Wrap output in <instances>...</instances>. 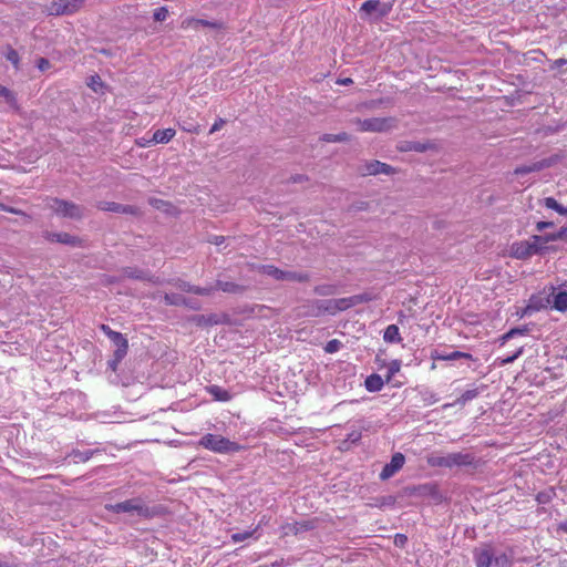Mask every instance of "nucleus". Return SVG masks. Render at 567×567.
I'll return each instance as SVG.
<instances>
[{
  "instance_id": "f257e3e1",
  "label": "nucleus",
  "mask_w": 567,
  "mask_h": 567,
  "mask_svg": "<svg viewBox=\"0 0 567 567\" xmlns=\"http://www.w3.org/2000/svg\"><path fill=\"white\" fill-rule=\"evenodd\" d=\"M473 558L476 567H511L512 557L505 551L497 550L493 544L484 543L474 548Z\"/></svg>"
},
{
  "instance_id": "f03ea898",
  "label": "nucleus",
  "mask_w": 567,
  "mask_h": 567,
  "mask_svg": "<svg viewBox=\"0 0 567 567\" xmlns=\"http://www.w3.org/2000/svg\"><path fill=\"white\" fill-rule=\"evenodd\" d=\"M475 462V457L471 453L464 452H455L449 453L446 455H441L439 453H432L426 456V463L431 467H444V468H453V467H463V466H472Z\"/></svg>"
},
{
  "instance_id": "7ed1b4c3",
  "label": "nucleus",
  "mask_w": 567,
  "mask_h": 567,
  "mask_svg": "<svg viewBox=\"0 0 567 567\" xmlns=\"http://www.w3.org/2000/svg\"><path fill=\"white\" fill-rule=\"evenodd\" d=\"M199 444L209 451L224 454L236 453L243 449V446L237 442H233L221 435L212 433L205 434L200 439Z\"/></svg>"
},
{
  "instance_id": "20e7f679",
  "label": "nucleus",
  "mask_w": 567,
  "mask_h": 567,
  "mask_svg": "<svg viewBox=\"0 0 567 567\" xmlns=\"http://www.w3.org/2000/svg\"><path fill=\"white\" fill-rule=\"evenodd\" d=\"M106 511L121 514V513H136L141 517H151V509L145 506L140 498H131L116 504L105 505Z\"/></svg>"
},
{
  "instance_id": "39448f33",
  "label": "nucleus",
  "mask_w": 567,
  "mask_h": 567,
  "mask_svg": "<svg viewBox=\"0 0 567 567\" xmlns=\"http://www.w3.org/2000/svg\"><path fill=\"white\" fill-rule=\"evenodd\" d=\"M50 208L59 216L81 219L84 216V208L73 202H69L60 198H52Z\"/></svg>"
},
{
  "instance_id": "423d86ee",
  "label": "nucleus",
  "mask_w": 567,
  "mask_h": 567,
  "mask_svg": "<svg viewBox=\"0 0 567 567\" xmlns=\"http://www.w3.org/2000/svg\"><path fill=\"white\" fill-rule=\"evenodd\" d=\"M358 130L361 132H385L394 126L395 120L393 117H371V118H355Z\"/></svg>"
},
{
  "instance_id": "0eeeda50",
  "label": "nucleus",
  "mask_w": 567,
  "mask_h": 567,
  "mask_svg": "<svg viewBox=\"0 0 567 567\" xmlns=\"http://www.w3.org/2000/svg\"><path fill=\"white\" fill-rule=\"evenodd\" d=\"M85 0H51L47 6L50 16H69L79 11Z\"/></svg>"
},
{
  "instance_id": "6e6552de",
  "label": "nucleus",
  "mask_w": 567,
  "mask_h": 567,
  "mask_svg": "<svg viewBox=\"0 0 567 567\" xmlns=\"http://www.w3.org/2000/svg\"><path fill=\"white\" fill-rule=\"evenodd\" d=\"M43 237L50 243H59L71 247H83L84 240L78 236H73L69 233H53L44 231Z\"/></svg>"
},
{
  "instance_id": "1a4fd4ad",
  "label": "nucleus",
  "mask_w": 567,
  "mask_h": 567,
  "mask_svg": "<svg viewBox=\"0 0 567 567\" xmlns=\"http://www.w3.org/2000/svg\"><path fill=\"white\" fill-rule=\"evenodd\" d=\"M396 173V168H394L393 166L386 164V163H382L380 161H370V162H367L361 171V174L363 176H367V175H379V174H384V175H393Z\"/></svg>"
},
{
  "instance_id": "9d476101",
  "label": "nucleus",
  "mask_w": 567,
  "mask_h": 567,
  "mask_svg": "<svg viewBox=\"0 0 567 567\" xmlns=\"http://www.w3.org/2000/svg\"><path fill=\"white\" fill-rule=\"evenodd\" d=\"M405 462V457L402 453L398 452L392 455L390 463L385 464L380 473V478L382 481L389 480L396 472H399Z\"/></svg>"
},
{
  "instance_id": "9b49d317",
  "label": "nucleus",
  "mask_w": 567,
  "mask_h": 567,
  "mask_svg": "<svg viewBox=\"0 0 567 567\" xmlns=\"http://www.w3.org/2000/svg\"><path fill=\"white\" fill-rule=\"evenodd\" d=\"M534 255H537V250L528 240L514 243L511 247V256L516 259L525 260Z\"/></svg>"
},
{
  "instance_id": "f8f14e48",
  "label": "nucleus",
  "mask_w": 567,
  "mask_h": 567,
  "mask_svg": "<svg viewBox=\"0 0 567 567\" xmlns=\"http://www.w3.org/2000/svg\"><path fill=\"white\" fill-rule=\"evenodd\" d=\"M96 207L103 212H112V213H116V214H126V215H134L137 210L136 207L131 206V205H123V204H118L115 202H106V200L99 202L96 204Z\"/></svg>"
},
{
  "instance_id": "ddd939ff",
  "label": "nucleus",
  "mask_w": 567,
  "mask_h": 567,
  "mask_svg": "<svg viewBox=\"0 0 567 567\" xmlns=\"http://www.w3.org/2000/svg\"><path fill=\"white\" fill-rule=\"evenodd\" d=\"M435 144L432 142H419V141H402L398 145V150L400 152H416V153H425L427 151L434 150Z\"/></svg>"
},
{
  "instance_id": "4468645a",
  "label": "nucleus",
  "mask_w": 567,
  "mask_h": 567,
  "mask_svg": "<svg viewBox=\"0 0 567 567\" xmlns=\"http://www.w3.org/2000/svg\"><path fill=\"white\" fill-rule=\"evenodd\" d=\"M176 131L174 128L156 130L150 141L140 143L141 147H148L152 144H167L175 136Z\"/></svg>"
},
{
  "instance_id": "2eb2a0df",
  "label": "nucleus",
  "mask_w": 567,
  "mask_h": 567,
  "mask_svg": "<svg viewBox=\"0 0 567 567\" xmlns=\"http://www.w3.org/2000/svg\"><path fill=\"white\" fill-rule=\"evenodd\" d=\"M249 289L248 285L237 284L229 280L217 279L216 281V290H221L223 292L230 295H244Z\"/></svg>"
},
{
  "instance_id": "dca6fc26",
  "label": "nucleus",
  "mask_w": 567,
  "mask_h": 567,
  "mask_svg": "<svg viewBox=\"0 0 567 567\" xmlns=\"http://www.w3.org/2000/svg\"><path fill=\"white\" fill-rule=\"evenodd\" d=\"M164 302L167 306H184L188 307L190 309H199V305L197 301L187 299L183 295L179 293H165L164 295Z\"/></svg>"
},
{
  "instance_id": "f3484780",
  "label": "nucleus",
  "mask_w": 567,
  "mask_h": 567,
  "mask_svg": "<svg viewBox=\"0 0 567 567\" xmlns=\"http://www.w3.org/2000/svg\"><path fill=\"white\" fill-rule=\"evenodd\" d=\"M120 271L124 278L154 282L153 275L148 270L138 267H123Z\"/></svg>"
},
{
  "instance_id": "a211bd4d",
  "label": "nucleus",
  "mask_w": 567,
  "mask_h": 567,
  "mask_svg": "<svg viewBox=\"0 0 567 567\" xmlns=\"http://www.w3.org/2000/svg\"><path fill=\"white\" fill-rule=\"evenodd\" d=\"M190 321L195 323L197 327H212L220 323V320L217 315H194L190 318Z\"/></svg>"
},
{
  "instance_id": "6ab92c4d",
  "label": "nucleus",
  "mask_w": 567,
  "mask_h": 567,
  "mask_svg": "<svg viewBox=\"0 0 567 567\" xmlns=\"http://www.w3.org/2000/svg\"><path fill=\"white\" fill-rule=\"evenodd\" d=\"M110 340L116 348L114 352H117V358L125 357L127 354L128 341L124 334L116 332Z\"/></svg>"
},
{
  "instance_id": "aec40b11",
  "label": "nucleus",
  "mask_w": 567,
  "mask_h": 567,
  "mask_svg": "<svg viewBox=\"0 0 567 567\" xmlns=\"http://www.w3.org/2000/svg\"><path fill=\"white\" fill-rule=\"evenodd\" d=\"M206 391L214 398L215 401L228 402L233 398L229 391L216 384L206 386Z\"/></svg>"
},
{
  "instance_id": "412c9836",
  "label": "nucleus",
  "mask_w": 567,
  "mask_h": 567,
  "mask_svg": "<svg viewBox=\"0 0 567 567\" xmlns=\"http://www.w3.org/2000/svg\"><path fill=\"white\" fill-rule=\"evenodd\" d=\"M529 244L533 245V247L537 250V255L544 254L548 247L546 246L547 243L551 241L549 238V234L545 235H533L528 239Z\"/></svg>"
},
{
  "instance_id": "4be33fe9",
  "label": "nucleus",
  "mask_w": 567,
  "mask_h": 567,
  "mask_svg": "<svg viewBox=\"0 0 567 567\" xmlns=\"http://www.w3.org/2000/svg\"><path fill=\"white\" fill-rule=\"evenodd\" d=\"M199 27L216 28L217 23L208 21V20L195 19V18H188V19H185L182 22V28H184V29H195V30H197Z\"/></svg>"
},
{
  "instance_id": "5701e85b",
  "label": "nucleus",
  "mask_w": 567,
  "mask_h": 567,
  "mask_svg": "<svg viewBox=\"0 0 567 567\" xmlns=\"http://www.w3.org/2000/svg\"><path fill=\"white\" fill-rule=\"evenodd\" d=\"M380 11V16L383 17L388 13V9L385 6L381 7V2L379 0H368L362 3L360 11L365 12L368 14L372 13L373 11Z\"/></svg>"
},
{
  "instance_id": "b1692460",
  "label": "nucleus",
  "mask_w": 567,
  "mask_h": 567,
  "mask_svg": "<svg viewBox=\"0 0 567 567\" xmlns=\"http://www.w3.org/2000/svg\"><path fill=\"white\" fill-rule=\"evenodd\" d=\"M383 384H384V381L377 373H372L364 381V386L369 392L380 391L383 388Z\"/></svg>"
},
{
  "instance_id": "393cba45",
  "label": "nucleus",
  "mask_w": 567,
  "mask_h": 567,
  "mask_svg": "<svg viewBox=\"0 0 567 567\" xmlns=\"http://www.w3.org/2000/svg\"><path fill=\"white\" fill-rule=\"evenodd\" d=\"M383 339L385 342L390 343H399L402 338L399 331V327L396 324H390L384 330Z\"/></svg>"
},
{
  "instance_id": "a878e982",
  "label": "nucleus",
  "mask_w": 567,
  "mask_h": 567,
  "mask_svg": "<svg viewBox=\"0 0 567 567\" xmlns=\"http://www.w3.org/2000/svg\"><path fill=\"white\" fill-rule=\"evenodd\" d=\"M472 358L473 357L471 353L462 352V351H452L446 354H439L437 352H435V354L433 355V359L444 360V361H454V360H458V359H470L471 360Z\"/></svg>"
},
{
  "instance_id": "bb28decb",
  "label": "nucleus",
  "mask_w": 567,
  "mask_h": 567,
  "mask_svg": "<svg viewBox=\"0 0 567 567\" xmlns=\"http://www.w3.org/2000/svg\"><path fill=\"white\" fill-rule=\"evenodd\" d=\"M0 97H3L11 109L19 110L16 93L3 85H0Z\"/></svg>"
},
{
  "instance_id": "cd10ccee",
  "label": "nucleus",
  "mask_w": 567,
  "mask_h": 567,
  "mask_svg": "<svg viewBox=\"0 0 567 567\" xmlns=\"http://www.w3.org/2000/svg\"><path fill=\"white\" fill-rule=\"evenodd\" d=\"M260 269L262 275L269 276L278 281H285L286 270H281L274 265H266V267H262Z\"/></svg>"
},
{
  "instance_id": "c85d7f7f",
  "label": "nucleus",
  "mask_w": 567,
  "mask_h": 567,
  "mask_svg": "<svg viewBox=\"0 0 567 567\" xmlns=\"http://www.w3.org/2000/svg\"><path fill=\"white\" fill-rule=\"evenodd\" d=\"M532 331V328L528 324H525L523 327L512 328L508 332L503 334L502 341L505 342L512 338H515L517 336H526Z\"/></svg>"
},
{
  "instance_id": "c756f323",
  "label": "nucleus",
  "mask_w": 567,
  "mask_h": 567,
  "mask_svg": "<svg viewBox=\"0 0 567 567\" xmlns=\"http://www.w3.org/2000/svg\"><path fill=\"white\" fill-rule=\"evenodd\" d=\"M310 280L308 272L285 271V281L307 282Z\"/></svg>"
},
{
  "instance_id": "7c9ffc66",
  "label": "nucleus",
  "mask_w": 567,
  "mask_h": 567,
  "mask_svg": "<svg viewBox=\"0 0 567 567\" xmlns=\"http://www.w3.org/2000/svg\"><path fill=\"white\" fill-rule=\"evenodd\" d=\"M320 140L327 143H341L349 141V134L346 132L338 134H323Z\"/></svg>"
},
{
  "instance_id": "2f4dec72",
  "label": "nucleus",
  "mask_w": 567,
  "mask_h": 567,
  "mask_svg": "<svg viewBox=\"0 0 567 567\" xmlns=\"http://www.w3.org/2000/svg\"><path fill=\"white\" fill-rule=\"evenodd\" d=\"M478 394H480L478 389L466 390L465 392H463L461 394L460 398H457V400L455 401V404L465 405L467 402L477 398Z\"/></svg>"
},
{
  "instance_id": "473e14b6",
  "label": "nucleus",
  "mask_w": 567,
  "mask_h": 567,
  "mask_svg": "<svg viewBox=\"0 0 567 567\" xmlns=\"http://www.w3.org/2000/svg\"><path fill=\"white\" fill-rule=\"evenodd\" d=\"M554 307L558 311L567 310V291H559L557 295H555Z\"/></svg>"
},
{
  "instance_id": "72a5a7b5",
  "label": "nucleus",
  "mask_w": 567,
  "mask_h": 567,
  "mask_svg": "<svg viewBox=\"0 0 567 567\" xmlns=\"http://www.w3.org/2000/svg\"><path fill=\"white\" fill-rule=\"evenodd\" d=\"M334 306L337 308V312L348 310V309L354 307L353 298L351 296V297L334 299Z\"/></svg>"
},
{
  "instance_id": "f704fd0d",
  "label": "nucleus",
  "mask_w": 567,
  "mask_h": 567,
  "mask_svg": "<svg viewBox=\"0 0 567 567\" xmlns=\"http://www.w3.org/2000/svg\"><path fill=\"white\" fill-rule=\"evenodd\" d=\"M87 86L92 89L95 93H102L104 87V83L102 82L100 75L94 74L89 78Z\"/></svg>"
},
{
  "instance_id": "c9c22d12",
  "label": "nucleus",
  "mask_w": 567,
  "mask_h": 567,
  "mask_svg": "<svg viewBox=\"0 0 567 567\" xmlns=\"http://www.w3.org/2000/svg\"><path fill=\"white\" fill-rule=\"evenodd\" d=\"M6 59L12 63L16 70H20V56L17 50L11 47H8L6 52Z\"/></svg>"
},
{
  "instance_id": "e433bc0d",
  "label": "nucleus",
  "mask_w": 567,
  "mask_h": 567,
  "mask_svg": "<svg viewBox=\"0 0 567 567\" xmlns=\"http://www.w3.org/2000/svg\"><path fill=\"white\" fill-rule=\"evenodd\" d=\"M543 205L549 209L557 212L559 215L564 212V206L559 204L554 197H545L542 200Z\"/></svg>"
},
{
  "instance_id": "4c0bfd02",
  "label": "nucleus",
  "mask_w": 567,
  "mask_h": 567,
  "mask_svg": "<svg viewBox=\"0 0 567 567\" xmlns=\"http://www.w3.org/2000/svg\"><path fill=\"white\" fill-rule=\"evenodd\" d=\"M93 454H94V451H91V450H86V451L73 450L70 453V456H73L74 458L79 460L80 462H86L92 457Z\"/></svg>"
},
{
  "instance_id": "58836bf2",
  "label": "nucleus",
  "mask_w": 567,
  "mask_h": 567,
  "mask_svg": "<svg viewBox=\"0 0 567 567\" xmlns=\"http://www.w3.org/2000/svg\"><path fill=\"white\" fill-rule=\"evenodd\" d=\"M310 528H312V525L309 522H301L289 525V530L292 532L295 535L307 532Z\"/></svg>"
},
{
  "instance_id": "ea45409f",
  "label": "nucleus",
  "mask_w": 567,
  "mask_h": 567,
  "mask_svg": "<svg viewBox=\"0 0 567 567\" xmlns=\"http://www.w3.org/2000/svg\"><path fill=\"white\" fill-rule=\"evenodd\" d=\"M313 305H323L324 306V311L329 315H336L338 313L337 312V308L334 306V299H330V300H315L313 301Z\"/></svg>"
},
{
  "instance_id": "a19ab883",
  "label": "nucleus",
  "mask_w": 567,
  "mask_h": 567,
  "mask_svg": "<svg viewBox=\"0 0 567 567\" xmlns=\"http://www.w3.org/2000/svg\"><path fill=\"white\" fill-rule=\"evenodd\" d=\"M401 369L400 360H392L388 367L386 382H389L395 373H398Z\"/></svg>"
},
{
  "instance_id": "79ce46f5",
  "label": "nucleus",
  "mask_w": 567,
  "mask_h": 567,
  "mask_svg": "<svg viewBox=\"0 0 567 567\" xmlns=\"http://www.w3.org/2000/svg\"><path fill=\"white\" fill-rule=\"evenodd\" d=\"M342 347V343L341 341H339L338 339H332L330 341L327 342V344L324 346V351L327 353H334L337 351H339Z\"/></svg>"
},
{
  "instance_id": "37998d69",
  "label": "nucleus",
  "mask_w": 567,
  "mask_h": 567,
  "mask_svg": "<svg viewBox=\"0 0 567 567\" xmlns=\"http://www.w3.org/2000/svg\"><path fill=\"white\" fill-rule=\"evenodd\" d=\"M564 157H565V155H563V154H554L547 158H544L543 162H544L545 168L556 165L557 163L561 162L564 159Z\"/></svg>"
},
{
  "instance_id": "c03bdc74",
  "label": "nucleus",
  "mask_w": 567,
  "mask_h": 567,
  "mask_svg": "<svg viewBox=\"0 0 567 567\" xmlns=\"http://www.w3.org/2000/svg\"><path fill=\"white\" fill-rule=\"evenodd\" d=\"M352 298H353L354 306H357V305L369 302V301L373 300L374 296H372L369 292H363V293L354 295V296H352Z\"/></svg>"
},
{
  "instance_id": "a18cd8bd",
  "label": "nucleus",
  "mask_w": 567,
  "mask_h": 567,
  "mask_svg": "<svg viewBox=\"0 0 567 567\" xmlns=\"http://www.w3.org/2000/svg\"><path fill=\"white\" fill-rule=\"evenodd\" d=\"M334 292V287L330 285H321L315 288V293L319 296H329Z\"/></svg>"
},
{
  "instance_id": "49530a36",
  "label": "nucleus",
  "mask_w": 567,
  "mask_h": 567,
  "mask_svg": "<svg viewBox=\"0 0 567 567\" xmlns=\"http://www.w3.org/2000/svg\"><path fill=\"white\" fill-rule=\"evenodd\" d=\"M216 290V286H209V287H198L194 286L193 293L198 296H209Z\"/></svg>"
},
{
  "instance_id": "de8ad7c7",
  "label": "nucleus",
  "mask_w": 567,
  "mask_h": 567,
  "mask_svg": "<svg viewBox=\"0 0 567 567\" xmlns=\"http://www.w3.org/2000/svg\"><path fill=\"white\" fill-rule=\"evenodd\" d=\"M167 17H168V10L166 7L157 8L153 14L154 20L158 21V22L165 21Z\"/></svg>"
},
{
  "instance_id": "09e8293b",
  "label": "nucleus",
  "mask_w": 567,
  "mask_h": 567,
  "mask_svg": "<svg viewBox=\"0 0 567 567\" xmlns=\"http://www.w3.org/2000/svg\"><path fill=\"white\" fill-rule=\"evenodd\" d=\"M551 241L566 240L567 241V227L560 228L558 231L549 234Z\"/></svg>"
},
{
  "instance_id": "8fccbe9b",
  "label": "nucleus",
  "mask_w": 567,
  "mask_h": 567,
  "mask_svg": "<svg viewBox=\"0 0 567 567\" xmlns=\"http://www.w3.org/2000/svg\"><path fill=\"white\" fill-rule=\"evenodd\" d=\"M175 287L178 288L182 291L192 292V293H193V289H194L193 285H190L187 281L179 280V279L175 282Z\"/></svg>"
},
{
  "instance_id": "3c124183",
  "label": "nucleus",
  "mask_w": 567,
  "mask_h": 567,
  "mask_svg": "<svg viewBox=\"0 0 567 567\" xmlns=\"http://www.w3.org/2000/svg\"><path fill=\"white\" fill-rule=\"evenodd\" d=\"M125 357L117 358V352H114L113 359L107 362V367L113 371L116 372L118 363L124 359Z\"/></svg>"
},
{
  "instance_id": "603ef678",
  "label": "nucleus",
  "mask_w": 567,
  "mask_h": 567,
  "mask_svg": "<svg viewBox=\"0 0 567 567\" xmlns=\"http://www.w3.org/2000/svg\"><path fill=\"white\" fill-rule=\"evenodd\" d=\"M361 439V432L359 431H352L347 435V439L344 440L343 444L350 442V443H357Z\"/></svg>"
},
{
  "instance_id": "864d4df0",
  "label": "nucleus",
  "mask_w": 567,
  "mask_h": 567,
  "mask_svg": "<svg viewBox=\"0 0 567 567\" xmlns=\"http://www.w3.org/2000/svg\"><path fill=\"white\" fill-rule=\"evenodd\" d=\"M419 492L421 494H434L436 492V485L434 484H424L419 487Z\"/></svg>"
},
{
  "instance_id": "5fc2aeb1",
  "label": "nucleus",
  "mask_w": 567,
  "mask_h": 567,
  "mask_svg": "<svg viewBox=\"0 0 567 567\" xmlns=\"http://www.w3.org/2000/svg\"><path fill=\"white\" fill-rule=\"evenodd\" d=\"M37 66L40 71L44 72L47 70H49L51 68V63L48 59L45 58H40L38 61H37Z\"/></svg>"
},
{
  "instance_id": "6e6d98bb",
  "label": "nucleus",
  "mask_w": 567,
  "mask_h": 567,
  "mask_svg": "<svg viewBox=\"0 0 567 567\" xmlns=\"http://www.w3.org/2000/svg\"><path fill=\"white\" fill-rule=\"evenodd\" d=\"M307 181H308V176H306L303 174H296V175H291L289 177L288 183L298 184V183H303Z\"/></svg>"
},
{
  "instance_id": "4d7b16f0",
  "label": "nucleus",
  "mask_w": 567,
  "mask_h": 567,
  "mask_svg": "<svg viewBox=\"0 0 567 567\" xmlns=\"http://www.w3.org/2000/svg\"><path fill=\"white\" fill-rule=\"evenodd\" d=\"M252 535L251 532L236 533L231 536L235 543L243 542Z\"/></svg>"
},
{
  "instance_id": "13d9d810",
  "label": "nucleus",
  "mask_w": 567,
  "mask_h": 567,
  "mask_svg": "<svg viewBox=\"0 0 567 567\" xmlns=\"http://www.w3.org/2000/svg\"><path fill=\"white\" fill-rule=\"evenodd\" d=\"M408 543V537L404 534H396L394 537V544L398 547H404Z\"/></svg>"
},
{
  "instance_id": "bf43d9fd",
  "label": "nucleus",
  "mask_w": 567,
  "mask_h": 567,
  "mask_svg": "<svg viewBox=\"0 0 567 567\" xmlns=\"http://www.w3.org/2000/svg\"><path fill=\"white\" fill-rule=\"evenodd\" d=\"M226 121L221 117L217 118L215 121V123L212 125L210 130H209V134H213L217 131H219L224 125H225Z\"/></svg>"
},
{
  "instance_id": "052dcab7",
  "label": "nucleus",
  "mask_w": 567,
  "mask_h": 567,
  "mask_svg": "<svg viewBox=\"0 0 567 567\" xmlns=\"http://www.w3.org/2000/svg\"><path fill=\"white\" fill-rule=\"evenodd\" d=\"M554 225L555 224L553 221H537L535 228L537 231L542 233L546 228L554 227Z\"/></svg>"
},
{
  "instance_id": "680f3d73",
  "label": "nucleus",
  "mask_w": 567,
  "mask_h": 567,
  "mask_svg": "<svg viewBox=\"0 0 567 567\" xmlns=\"http://www.w3.org/2000/svg\"><path fill=\"white\" fill-rule=\"evenodd\" d=\"M523 350H524V348H523V347H520V348H519V349H518V350H517L513 355L507 357L506 359H504V360H503V363H504V364H508V363L514 362V361H515L519 355H522Z\"/></svg>"
},
{
  "instance_id": "e2e57ef3",
  "label": "nucleus",
  "mask_w": 567,
  "mask_h": 567,
  "mask_svg": "<svg viewBox=\"0 0 567 567\" xmlns=\"http://www.w3.org/2000/svg\"><path fill=\"white\" fill-rule=\"evenodd\" d=\"M530 173L529 165H520L514 169L515 175H526Z\"/></svg>"
},
{
  "instance_id": "0e129e2a",
  "label": "nucleus",
  "mask_w": 567,
  "mask_h": 567,
  "mask_svg": "<svg viewBox=\"0 0 567 567\" xmlns=\"http://www.w3.org/2000/svg\"><path fill=\"white\" fill-rule=\"evenodd\" d=\"M529 168H530V173L539 172V171L545 169V165H544L543 159L530 164Z\"/></svg>"
},
{
  "instance_id": "69168bd1",
  "label": "nucleus",
  "mask_w": 567,
  "mask_h": 567,
  "mask_svg": "<svg viewBox=\"0 0 567 567\" xmlns=\"http://www.w3.org/2000/svg\"><path fill=\"white\" fill-rule=\"evenodd\" d=\"M100 329L103 331V333L109 338L111 339L113 337V334H115L117 331H114L111 329L110 326L107 324H101Z\"/></svg>"
},
{
  "instance_id": "338daca9",
  "label": "nucleus",
  "mask_w": 567,
  "mask_h": 567,
  "mask_svg": "<svg viewBox=\"0 0 567 567\" xmlns=\"http://www.w3.org/2000/svg\"><path fill=\"white\" fill-rule=\"evenodd\" d=\"M567 64V60L564 58L557 59L550 65V69H558Z\"/></svg>"
},
{
  "instance_id": "774afa93",
  "label": "nucleus",
  "mask_w": 567,
  "mask_h": 567,
  "mask_svg": "<svg viewBox=\"0 0 567 567\" xmlns=\"http://www.w3.org/2000/svg\"><path fill=\"white\" fill-rule=\"evenodd\" d=\"M0 567H20V564L13 559L12 561L9 560H0Z\"/></svg>"
}]
</instances>
